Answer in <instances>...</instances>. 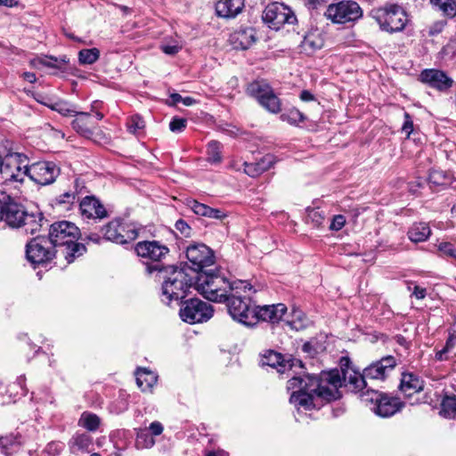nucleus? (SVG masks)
<instances>
[{
	"mask_svg": "<svg viewBox=\"0 0 456 456\" xmlns=\"http://www.w3.org/2000/svg\"><path fill=\"white\" fill-rule=\"evenodd\" d=\"M342 384L343 379L338 370L322 372L320 376L299 374L288 381V389L293 390L289 401L297 406L309 410L314 406L315 398L326 402L338 399V388Z\"/></svg>",
	"mask_w": 456,
	"mask_h": 456,
	"instance_id": "1",
	"label": "nucleus"
},
{
	"mask_svg": "<svg viewBox=\"0 0 456 456\" xmlns=\"http://www.w3.org/2000/svg\"><path fill=\"white\" fill-rule=\"evenodd\" d=\"M287 313V306L284 304H276V305H266L262 306H257L255 308L254 316L255 322L254 325L258 321L267 322L270 323H278L283 318V316Z\"/></svg>",
	"mask_w": 456,
	"mask_h": 456,
	"instance_id": "19",
	"label": "nucleus"
},
{
	"mask_svg": "<svg viewBox=\"0 0 456 456\" xmlns=\"http://www.w3.org/2000/svg\"><path fill=\"white\" fill-rule=\"evenodd\" d=\"M57 254L60 252L49 237H36L26 245L27 258L35 265L50 262Z\"/></svg>",
	"mask_w": 456,
	"mask_h": 456,
	"instance_id": "12",
	"label": "nucleus"
},
{
	"mask_svg": "<svg viewBox=\"0 0 456 456\" xmlns=\"http://www.w3.org/2000/svg\"><path fill=\"white\" fill-rule=\"evenodd\" d=\"M376 407L371 410L379 417L388 418L398 412L404 405V403L395 396L388 395L387 394H381Z\"/></svg>",
	"mask_w": 456,
	"mask_h": 456,
	"instance_id": "21",
	"label": "nucleus"
},
{
	"mask_svg": "<svg viewBox=\"0 0 456 456\" xmlns=\"http://www.w3.org/2000/svg\"><path fill=\"white\" fill-rule=\"evenodd\" d=\"M244 7V0H219L216 4V12L219 17L234 18Z\"/></svg>",
	"mask_w": 456,
	"mask_h": 456,
	"instance_id": "26",
	"label": "nucleus"
},
{
	"mask_svg": "<svg viewBox=\"0 0 456 456\" xmlns=\"http://www.w3.org/2000/svg\"><path fill=\"white\" fill-rule=\"evenodd\" d=\"M181 47L177 45H166L161 46V50L163 53L168 55H175L176 54Z\"/></svg>",
	"mask_w": 456,
	"mask_h": 456,
	"instance_id": "58",
	"label": "nucleus"
},
{
	"mask_svg": "<svg viewBox=\"0 0 456 456\" xmlns=\"http://www.w3.org/2000/svg\"><path fill=\"white\" fill-rule=\"evenodd\" d=\"M244 172L251 176L256 177L265 172V167H261L257 162L255 163H243Z\"/></svg>",
	"mask_w": 456,
	"mask_h": 456,
	"instance_id": "48",
	"label": "nucleus"
},
{
	"mask_svg": "<svg viewBox=\"0 0 456 456\" xmlns=\"http://www.w3.org/2000/svg\"><path fill=\"white\" fill-rule=\"evenodd\" d=\"M437 249L440 256L456 263V247L452 243L447 241L440 242L437 245Z\"/></svg>",
	"mask_w": 456,
	"mask_h": 456,
	"instance_id": "43",
	"label": "nucleus"
},
{
	"mask_svg": "<svg viewBox=\"0 0 456 456\" xmlns=\"http://www.w3.org/2000/svg\"><path fill=\"white\" fill-rule=\"evenodd\" d=\"M371 16L382 31L393 34L401 32L409 22L406 11L397 4H388L371 11Z\"/></svg>",
	"mask_w": 456,
	"mask_h": 456,
	"instance_id": "7",
	"label": "nucleus"
},
{
	"mask_svg": "<svg viewBox=\"0 0 456 456\" xmlns=\"http://www.w3.org/2000/svg\"><path fill=\"white\" fill-rule=\"evenodd\" d=\"M327 0H305V5L308 9H317L322 4H325Z\"/></svg>",
	"mask_w": 456,
	"mask_h": 456,
	"instance_id": "63",
	"label": "nucleus"
},
{
	"mask_svg": "<svg viewBox=\"0 0 456 456\" xmlns=\"http://www.w3.org/2000/svg\"><path fill=\"white\" fill-rule=\"evenodd\" d=\"M258 103L265 110L273 114H277L281 110V102L273 90Z\"/></svg>",
	"mask_w": 456,
	"mask_h": 456,
	"instance_id": "39",
	"label": "nucleus"
},
{
	"mask_svg": "<svg viewBox=\"0 0 456 456\" xmlns=\"http://www.w3.org/2000/svg\"><path fill=\"white\" fill-rule=\"evenodd\" d=\"M136 383L142 391L151 388L157 382V376L151 370L139 368L136 370Z\"/></svg>",
	"mask_w": 456,
	"mask_h": 456,
	"instance_id": "32",
	"label": "nucleus"
},
{
	"mask_svg": "<svg viewBox=\"0 0 456 456\" xmlns=\"http://www.w3.org/2000/svg\"><path fill=\"white\" fill-rule=\"evenodd\" d=\"M432 6L449 19L456 16V0H430Z\"/></svg>",
	"mask_w": 456,
	"mask_h": 456,
	"instance_id": "33",
	"label": "nucleus"
},
{
	"mask_svg": "<svg viewBox=\"0 0 456 456\" xmlns=\"http://www.w3.org/2000/svg\"><path fill=\"white\" fill-rule=\"evenodd\" d=\"M430 234V227L426 223L414 224L408 231L409 239L416 243L427 240Z\"/></svg>",
	"mask_w": 456,
	"mask_h": 456,
	"instance_id": "31",
	"label": "nucleus"
},
{
	"mask_svg": "<svg viewBox=\"0 0 456 456\" xmlns=\"http://www.w3.org/2000/svg\"><path fill=\"white\" fill-rule=\"evenodd\" d=\"M188 266L195 274L200 273L215 264L213 250L203 243H193L186 248Z\"/></svg>",
	"mask_w": 456,
	"mask_h": 456,
	"instance_id": "13",
	"label": "nucleus"
},
{
	"mask_svg": "<svg viewBox=\"0 0 456 456\" xmlns=\"http://www.w3.org/2000/svg\"><path fill=\"white\" fill-rule=\"evenodd\" d=\"M416 298L423 299L426 297V289L419 286H415L412 293Z\"/></svg>",
	"mask_w": 456,
	"mask_h": 456,
	"instance_id": "64",
	"label": "nucleus"
},
{
	"mask_svg": "<svg viewBox=\"0 0 456 456\" xmlns=\"http://www.w3.org/2000/svg\"><path fill=\"white\" fill-rule=\"evenodd\" d=\"M263 20L272 29L279 30L284 24H294L297 17L287 5L275 2L265 7Z\"/></svg>",
	"mask_w": 456,
	"mask_h": 456,
	"instance_id": "15",
	"label": "nucleus"
},
{
	"mask_svg": "<svg viewBox=\"0 0 456 456\" xmlns=\"http://www.w3.org/2000/svg\"><path fill=\"white\" fill-rule=\"evenodd\" d=\"M449 353L450 351L444 346L441 350L436 351L435 358L439 362L447 361Z\"/></svg>",
	"mask_w": 456,
	"mask_h": 456,
	"instance_id": "62",
	"label": "nucleus"
},
{
	"mask_svg": "<svg viewBox=\"0 0 456 456\" xmlns=\"http://www.w3.org/2000/svg\"><path fill=\"white\" fill-rule=\"evenodd\" d=\"M149 429L151 431V435L159 436L163 432V426L159 421H154L151 423Z\"/></svg>",
	"mask_w": 456,
	"mask_h": 456,
	"instance_id": "60",
	"label": "nucleus"
},
{
	"mask_svg": "<svg viewBox=\"0 0 456 456\" xmlns=\"http://www.w3.org/2000/svg\"><path fill=\"white\" fill-rule=\"evenodd\" d=\"M456 346V332H452L449 335L444 347L448 349L450 352Z\"/></svg>",
	"mask_w": 456,
	"mask_h": 456,
	"instance_id": "61",
	"label": "nucleus"
},
{
	"mask_svg": "<svg viewBox=\"0 0 456 456\" xmlns=\"http://www.w3.org/2000/svg\"><path fill=\"white\" fill-rule=\"evenodd\" d=\"M423 387L424 382L417 375L403 373L399 389L405 397H411L413 395L422 391Z\"/></svg>",
	"mask_w": 456,
	"mask_h": 456,
	"instance_id": "23",
	"label": "nucleus"
},
{
	"mask_svg": "<svg viewBox=\"0 0 456 456\" xmlns=\"http://www.w3.org/2000/svg\"><path fill=\"white\" fill-rule=\"evenodd\" d=\"M206 216L214 218V219H217V220H221L224 217H225L226 215L224 212H222L220 209L212 208L209 207V211L208 212V216Z\"/></svg>",
	"mask_w": 456,
	"mask_h": 456,
	"instance_id": "59",
	"label": "nucleus"
},
{
	"mask_svg": "<svg viewBox=\"0 0 456 456\" xmlns=\"http://www.w3.org/2000/svg\"><path fill=\"white\" fill-rule=\"evenodd\" d=\"M101 424V419L94 413L84 411L78 420V425L88 431L94 432Z\"/></svg>",
	"mask_w": 456,
	"mask_h": 456,
	"instance_id": "36",
	"label": "nucleus"
},
{
	"mask_svg": "<svg viewBox=\"0 0 456 456\" xmlns=\"http://www.w3.org/2000/svg\"><path fill=\"white\" fill-rule=\"evenodd\" d=\"M80 191L77 190V181L73 190H69L64 193H61L54 200L56 207L61 208L63 210H69L71 207L79 200L78 194Z\"/></svg>",
	"mask_w": 456,
	"mask_h": 456,
	"instance_id": "30",
	"label": "nucleus"
},
{
	"mask_svg": "<svg viewBox=\"0 0 456 456\" xmlns=\"http://www.w3.org/2000/svg\"><path fill=\"white\" fill-rule=\"evenodd\" d=\"M79 235V229L75 224L60 221L50 226L48 237L60 252V255L70 264L86 251V246L77 242Z\"/></svg>",
	"mask_w": 456,
	"mask_h": 456,
	"instance_id": "3",
	"label": "nucleus"
},
{
	"mask_svg": "<svg viewBox=\"0 0 456 456\" xmlns=\"http://www.w3.org/2000/svg\"><path fill=\"white\" fill-rule=\"evenodd\" d=\"M428 182L431 189L435 188L440 190L451 184L452 177L451 175L445 171L432 169L429 172Z\"/></svg>",
	"mask_w": 456,
	"mask_h": 456,
	"instance_id": "28",
	"label": "nucleus"
},
{
	"mask_svg": "<svg viewBox=\"0 0 456 456\" xmlns=\"http://www.w3.org/2000/svg\"><path fill=\"white\" fill-rule=\"evenodd\" d=\"M273 162L274 158L273 155H265L259 161H257L261 167H265V172L273 167Z\"/></svg>",
	"mask_w": 456,
	"mask_h": 456,
	"instance_id": "57",
	"label": "nucleus"
},
{
	"mask_svg": "<svg viewBox=\"0 0 456 456\" xmlns=\"http://www.w3.org/2000/svg\"><path fill=\"white\" fill-rule=\"evenodd\" d=\"M29 159L24 153L8 150L3 155L1 178L6 185L21 184L28 176Z\"/></svg>",
	"mask_w": 456,
	"mask_h": 456,
	"instance_id": "6",
	"label": "nucleus"
},
{
	"mask_svg": "<svg viewBox=\"0 0 456 456\" xmlns=\"http://www.w3.org/2000/svg\"><path fill=\"white\" fill-rule=\"evenodd\" d=\"M100 57V51L97 48L83 49L78 53V61L80 64H93Z\"/></svg>",
	"mask_w": 456,
	"mask_h": 456,
	"instance_id": "42",
	"label": "nucleus"
},
{
	"mask_svg": "<svg viewBox=\"0 0 456 456\" xmlns=\"http://www.w3.org/2000/svg\"><path fill=\"white\" fill-rule=\"evenodd\" d=\"M365 389H366V391L362 392V394L361 395L362 400L366 403H370L373 405L372 407H376L382 393H380L377 390L369 389L368 387Z\"/></svg>",
	"mask_w": 456,
	"mask_h": 456,
	"instance_id": "47",
	"label": "nucleus"
},
{
	"mask_svg": "<svg viewBox=\"0 0 456 456\" xmlns=\"http://www.w3.org/2000/svg\"><path fill=\"white\" fill-rule=\"evenodd\" d=\"M41 215L28 213L25 208L14 201L9 195L2 194L0 199V221L4 220L12 228H22L26 233L34 234L39 231Z\"/></svg>",
	"mask_w": 456,
	"mask_h": 456,
	"instance_id": "4",
	"label": "nucleus"
},
{
	"mask_svg": "<svg viewBox=\"0 0 456 456\" xmlns=\"http://www.w3.org/2000/svg\"><path fill=\"white\" fill-rule=\"evenodd\" d=\"M402 130L406 134L407 137H409L413 131V122L408 112H404V122Z\"/></svg>",
	"mask_w": 456,
	"mask_h": 456,
	"instance_id": "56",
	"label": "nucleus"
},
{
	"mask_svg": "<svg viewBox=\"0 0 456 456\" xmlns=\"http://www.w3.org/2000/svg\"><path fill=\"white\" fill-rule=\"evenodd\" d=\"M273 87L270 84L265 80H255L252 83L248 84L247 86L246 92L247 94L256 99L257 102L265 99L271 92L273 91Z\"/></svg>",
	"mask_w": 456,
	"mask_h": 456,
	"instance_id": "27",
	"label": "nucleus"
},
{
	"mask_svg": "<svg viewBox=\"0 0 456 456\" xmlns=\"http://www.w3.org/2000/svg\"><path fill=\"white\" fill-rule=\"evenodd\" d=\"M325 16L333 23L345 24L362 18V10L356 2L346 0L330 4Z\"/></svg>",
	"mask_w": 456,
	"mask_h": 456,
	"instance_id": "14",
	"label": "nucleus"
},
{
	"mask_svg": "<svg viewBox=\"0 0 456 456\" xmlns=\"http://www.w3.org/2000/svg\"><path fill=\"white\" fill-rule=\"evenodd\" d=\"M322 39L316 34L306 35L301 42V49L306 54H312L322 47Z\"/></svg>",
	"mask_w": 456,
	"mask_h": 456,
	"instance_id": "34",
	"label": "nucleus"
},
{
	"mask_svg": "<svg viewBox=\"0 0 456 456\" xmlns=\"http://www.w3.org/2000/svg\"><path fill=\"white\" fill-rule=\"evenodd\" d=\"M282 121L288 122L290 125H298L305 121V117L297 109L292 108L281 115Z\"/></svg>",
	"mask_w": 456,
	"mask_h": 456,
	"instance_id": "44",
	"label": "nucleus"
},
{
	"mask_svg": "<svg viewBox=\"0 0 456 456\" xmlns=\"http://www.w3.org/2000/svg\"><path fill=\"white\" fill-rule=\"evenodd\" d=\"M191 210L199 216H208V212L209 211V207L200 203L197 200H193L190 205Z\"/></svg>",
	"mask_w": 456,
	"mask_h": 456,
	"instance_id": "52",
	"label": "nucleus"
},
{
	"mask_svg": "<svg viewBox=\"0 0 456 456\" xmlns=\"http://www.w3.org/2000/svg\"><path fill=\"white\" fill-rule=\"evenodd\" d=\"M138 256L145 260L146 270L149 273L155 271L162 274L166 267L160 262L169 253V248L158 240L139 241L134 248Z\"/></svg>",
	"mask_w": 456,
	"mask_h": 456,
	"instance_id": "9",
	"label": "nucleus"
},
{
	"mask_svg": "<svg viewBox=\"0 0 456 456\" xmlns=\"http://www.w3.org/2000/svg\"><path fill=\"white\" fill-rule=\"evenodd\" d=\"M421 82L428 85L440 92H447L453 86V79L444 70L436 69H426L419 75Z\"/></svg>",
	"mask_w": 456,
	"mask_h": 456,
	"instance_id": "18",
	"label": "nucleus"
},
{
	"mask_svg": "<svg viewBox=\"0 0 456 456\" xmlns=\"http://www.w3.org/2000/svg\"><path fill=\"white\" fill-rule=\"evenodd\" d=\"M60 175V167L53 161H39L29 165L28 178L36 183L48 185Z\"/></svg>",
	"mask_w": 456,
	"mask_h": 456,
	"instance_id": "16",
	"label": "nucleus"
},
{
	"mask_svg": "<svg viewBox=\"0 0 456 456\" xmlns=\"http://www.w3.org/2000/svg\"><path fill=\"white\" fill-rule=\"evenodd\" d=\"M161 301L168 305L172 302L181 303L190 288L194 287L195 275L191 276L184 269L175 266L166 267L162 274Z\"/></svg>",
	"mask_w": 456,
	"mask_h": 456,
	"instance_id": "5",
	"label": "nucleus"
},
{
	"mask_svg": "<svg viewBox=\"0 0 456 456\" xmlns=\"http://www.w3.org/2000/svg\"><path fill=\"white\" fill-rule=\"evenodd\" d=\"M306 218L315 227L321 226L324 221V216L322 215V212L315 208L308 210Z\"/></svg>",
	"mask_w": 456,
	"mask_h": 456,
	"instance_id": "49",
	"label": "nucleus"
},
{
	"mask_svg": "<svg viewBox=\"0 0 456 456\" xmlns=\"http://www.w3.org/2000/svg\"><path fill=\"white\" fill-rule=\"evenodd\" d=\"M248 290H250L248 289ZM228 312L232 318L246 326H253L255 322V308L251 307L249 295L247 289L232 291L226 299Z\"/></svg>",
	"mask_w": 456,
	"mask_h": 456,
	"instance_id": "10",
	"label": "nucleus"
},
{
	"mask_svg": "<svg viewBox=\"0 0 456 456\" xmlns=\"http://www.w3.org/2000/svg\"><path fill=\"white\" fill-rule=\"evenodd\" d=\"M155 441L147 429H139L136 434L135 444L138 448H151Z\"/></svg>",
	"mask_w": 456,
	"mask_h": 456,
	"instance_id": "45",
	"label": "nucleus"
},
{
	"mask_svg": "<svg viewBox=\"0 0 456 456\" xmlns=\"http://www.w3.org/2000/svg\"><path fill=\"white\" fill-rule=\"evenodd\" d=\"M446 22L444 20H438L430 25L428 28V35L434 37L441 33L445 26Z\"/></svg>",
	"mask_w": 456,
	"mask_h": 456,
	"instance_id": "55",
	"label": "nucleus"
},
{
	"mask_svg": "<svg viewBox=\"0 0 456 456\" xmlns=\"http://www.w3.org/2000/svg\"><path fill=\"white\" fill-rule=\"evenodd\" d=\"M396 364L393 355H387L366 367L362 374L350 378V383L358 390L367 388L369 380H385Z\"/></svg>",
	"mask_w": 456,
	"mask_h": 456,
	"instance_id": "8",
	"label": "nucleus"
},
{
	"mask_svg": "<svg viewBox=\"0 0 456 456\" xmlns=\"http://www.w3.org/2000/svg\"><path fill=\"white\" fill-rule=\"evenodd\" d=\"M194 288L208 300L223 303L231 292L251 289V285L241 280L232 281L221 267H215L195 274Z\"/></svg>",
	"mask_w": 456,
	"mask_h": 456,
	"instance_id": "2",
	"label": "nucleus"
},
{
	"mask_svg": "<svg viewBox=\"0 0 456 456\" xmlns=\"http://www.w3.org/2000/svg\"><path fill=\"white\" fill-rule=\"evenodd\" d=\"M22 444L21 436L20 435L10 434L0 436V449L6 456H12L15 453Z\"/></svg>",
	"mask_w": 456,
	"mask_h": 456,
	"instance_id": "29",
	"label": "nucleus"
},
{
	"mask_svg": "<svg viewBox=\"0 0 456 456\" xmlns=\"http://www.w3.org/2000/svg\"><path fill=\"white\" fill-rule=\"evenodd\" d=\"M345 224L346 217L343 215L334 216L331 220L330 229L332 231H339L344 227Z\"/></svg>",
	"mask_w": 456,
	"mask_h": 456,
	"instance_id": "54",
	"label": "nucleus"
},
{
	"mask_svg": "<svg viewBox=\"0 0 456 456\" xmlns=\"http://www.w3.org/2000/svg\"><path fill=\"white\" fill-rule=\"evenodd\" d=\"M256 42L253 28H240L231 35V43L235 49H248Z\"/></svg>",
	"mask_w": 456,
	"mask_h": 456,
	"instance_id": "25",
	"label": "nucleus"
},
{
	"mask_svg": "<svg viewBox=\"0 0 456 456\" xmlns=\"http://www.w3.org/2000/svg\"><path fill=\"white\" fill-rule=\"evenodd\" d=\"M260 364L274 368L280 373H284L296 366L303 368L302 361L294 358L285 359L281 354L273 350H267L261 355Z\"/></svg>",
	"mask_w": 456,
	"mask_h": 456,
	"instance_id": "17",
	"label": "nucleus"
},
{
	"mask_svg": "<svg viewBox=\"0 0 456 456\" xmlns=\"http://www.w3.org/2000/svg\"><path fill=\"white\" fill-rule=\"evenodd\" d=\"M79 210L83 218L103 219L108 216L104 206L94 196H86L79 203Z\"/></svg>",
	"mask_w": 456,
	"mask_h": 456,
	"instance_id": "20",
	"label": "nucleus"
},
{
	"mask_svg": "<svg viewBox=\"0 0 456 456\" xmlns=\"http://www.w3.org/2000/svg\"><path fill=\"white\" fill-rule=\"evenodd\" d=\"M440 414L447 419L456 418V395H445L443 398Z\"/></svg>",
	"mask_w": 456,
	"mask_h": 456,
	"instance_id": "37",
	"label": "nucleus"
},
{
	"mask_svg": "<svg viewBox=\"0 0 456 456\" xmlns=\"http://www.w3.org/2000/svg\"><path fill=\"white\" fill-rule=\"evenodd\" d=\"M222 144L217 141H210L207 146V161L210 164H220L222 162Z\"/></svg>",
	"mask_w": 456,
	"mask_h": 456,
	"instance_id": "38",
	"label": "nucleus"
},
{
	"mask_svg": "<svg viewBox=\"0 0 456 456\" xmlns=\"http://www.w3.org/2000/svg\"><path fill=\"white\" fill-rule=\"evenodd\" d=\"M93 445V439L87 434H77L73 436L70 441V448L72 452L81 451L89 452L90 447Z\"/></svg>",
	"mask_w": 456,
	"mask_h": 456,
	"instance_id": "35",
	"label": "nucleus"
},
{
	"mask_svg": "<svg viewBox=\"0 0 456 456\" xmlns=\"http://www.w3.org/2000/svg\"><path fill=\"white\" fill-rule=\"evenodd\" d=\"M214 314L213 306L197 297L181 301L180 318L187 323L195 324L208 322Z\"/></svg>",
	"mask_w": 456,
	"mask_h": 456,
	"instance_id": "11",
	"label": "nucleus"
},
{
	"mask_svg": "<svg viewBox=\"0 0 456 456\" xmlns=\"http://www.w3.org/2000/svg\"><path fill=\"white\" fill-rule=\"evenodd\" d=\"M187 125V119L183 118L175 117L169 123V128L174 133L183 131Z\"/></svg>",
	"mask_w": 456,
	"mask_h": 456,
	"instance_id": "50",
	"label": "nucleus"
},
{
	"mask_svg": "<svg viewBox=\"0 0 456 456\" xmlns=\"http://www.w3.org/2000/svg\"><path fill=\"white\" fill-rule=\"evenodd\" d=\"M64 447L65 445L63 443L60 441H53L47 444L45 452L49 455L55 456L60 454L63 451Z\"/></svg>",
	"mask_w": 456,
	"mask_h": 456,
	"instance_id": "51",
	"label": "nucleus"
},
{
	"mask_svg": "<svg viewBox=\"0 0 456 456\" xmlns=\"http://www.w3.org/2000/svg\"><path fill=\"white\" fill-rule=\"evenodd\" d=\"M120 220L114 219L109 222L102 229L103 238L107 240L113 241L118 244H126L135 240V235L133 232L127 233H119Z\"/></svg>",
	"mask_w": 456,
	"mask_h": 456,
	"instance_id": "22",
	"label": "nucleus"
},
{
	"mask_svg": "<svg viewBox=\"0 0 456 456\" xmlns=\"http://www.w3.org/2000/svg\"><path fill=\"white\" fill-rule=\"evenodd\" d=\"M144 126V120L138 115L132 116L127 122V129L134 134H139Z\"/></svg>",
	"mask_w": 456,
	"mask_h": 456,
	"instance_id": "46",
	"label": "nucleus"
},
{
	"mask_svg": "<svg viewBox=\"0 0 456 456\" xmlns=\"http://www.w3.org/2000/svg\"><path fill=\"white\" fill-rule=\"evenodd\" d=\"M69 61L66 55L61 57L45 56L38 60V62L45 67L53 68L60 70L64 69V66Z\"/></svg>",
	"mask_w": 456,
	"mask_h": 456,
	"instance_id": "41",
	"label": "nucleus"
},
{
	"mask_svg": "<svg viewBox=\"0 0 456 456\" xmlns=\"http://www.w3.org/2000/svg\"><path fill=\"white\" fill-rule=\"evenodd\" d=\"M175 227L184 237H190L191 236V228L187 224V222L184 221L183 219L177 220L175 222Z\"/></svg>",
	"mask_w": 456,
	"mask_h": 456,
	"instance_id": "53",
	"label": "nucleus"
},
{
	"mask_svg": "<svg viewBox=\"0 0 456 456\" xmlns=\"http://www.w3.org/2000/svg\"><path fill=\"white\" fill-rule=\"evenodd\" d=\"M75 116L77 118L71 123L73 129L85 137H90L93 134L94 129L97 126L96 121L94 120L89 112L77 111V114Z\"/></svg>",
	"mask_w": 456,
	"mask_h": 456,
	"instance_id": "24",
	"label": "nucleus"
},
{
	"mask_svg": "<svg viewBox=\"0 0 456 456\" xmlns=\"http://www.w3.org/2000/svg\"><path fill=\"white\" fill-rule=\"evenodd\" d=\"M44 104L65 117H71L77 114L74 106L66 101H57L52 103L44 102Z\"/></svg>",
	"mask_w": 456,
	"mask_h": 456,
	"instance_id": "40",
	"label": "nucleus"
}]
</instances>
